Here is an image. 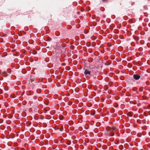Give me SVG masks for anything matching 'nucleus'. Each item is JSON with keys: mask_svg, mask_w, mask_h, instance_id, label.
I'll return each instance as SVG.
<instances>
[{"mask_svg": "<svg viewBox=\"0 0 150 150\" xmlns=\"http://www.w3.org/2000/svg\"><path fill=\"white\" fill-rule=\"evenodd\" d=\"M133 77L135 79L138 80L140 79V76L137 74H134L133 76Z\"/></svg>", "mask_w": 150, "mask_h": 150, "instance_id": "1", "label": "nucleus"}, {"mask_svg": "<svg viewBox=\"0 0 150 150\" xmlns=\"http://www.w3.org/2000/svg\"><path fill=\"white\" fill-rule=\"evenodd\" d=\"M107 0H102V1L103 2H105Z\"/></svg>", "mask_w": 150, "mask_h": 150, "instance_id": "5", "label": "nucleus"}, {"mask_svg": "<svg viewBox=\"0 0 150 150\" xmlns=\"http://www.w3.org/2000/svg\"><path fill=\"white\" fill-rule=\"evenodd\" d=\"M110 136H112L114 135V133L113 132H111L110 134Z\"/></svg>", "mask_w": 150, "mask_h": 150, "instance_id": "4", "label": "nucleus"}, {"mask_svg": "<svg viewBox=\"0 0 150 150\" xmlns=\"http://www.w3.org/2000/svg\"><path fill=\"white\" fill-rule=\"evenodd\" d=\"M84 74L85 75H90L91 71L87 69L85 70Z\"/></svg>", "mask_w": 150, "mask_h": 150, "instance_id": "2", "label": "nucleus"}, {"mask_svg": "<svg viewBox=\"0 0 150 150\" xmlns=\"http://www.w3.org/2000/svg\"><path fill=\"white\" fill-rule=\"evenodd\" d=\"M115 129V127H112L111 128L110 130L111 132H112L113 130H114Z\"/></svg>", "mask_w": 150, "mask_h": 150, "instance_id": "3", "label": "nucleus"}]
</instances>
